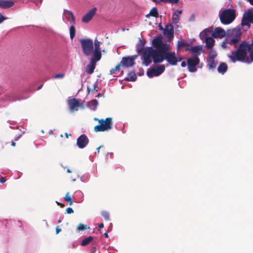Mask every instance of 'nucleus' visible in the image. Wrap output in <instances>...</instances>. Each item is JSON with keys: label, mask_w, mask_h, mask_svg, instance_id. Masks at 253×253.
<instances>
[{"label": "nucleus", "mask_w": 253, "mask_h": 253, "mask_svg": "<svg viewBox=\"0 0 253 253\" xmlns=\"http://www.w3.org/2000/svg\"><path fill=\"white\" fill-rule=\"evenodd\" d=\"M20 137V135H19V136L15 137L14 141H17L19 139Z\"/></svg>", "instance_id": "3c124183"}, {"label": "nucleus", "mask_w": 253, "mask_h": 253, "mask_svg": "<svg viewBox=\"0 0 253 253\" xmlns=\"http://www.w3.org/2000/svg\"><path fill=\"white\" fill-rule=\"evenodd\" d=\"M99 60H100L96 59L94 57H92L90 61V64L87 65L86 67V72L88 74L93 73L95 68L96 63Z\"/></svg>", "instance_id": "dca6fc26"}, {"label": "nucleus", "mask_w": 253, "mask_h": 253, "mask_svg": "<svg viewBox=\"0 0 253 253\" xmlns=\"http://www.w3.org/2000/svg\"><path fill=\"white\" fill-rule=\"evenodd\" d=\"M202 49V46L199 45L191 47L190 48L187 49L186 50H190L193 55V57H198L201 54Z\"/></svg>", "instance_id": "aec40b11"}, {"label": "nucleus", "mask_w": 253, "mask_h": 253, "mask_svg": "<svg viewBox=\"0 0 253 253\" xmlns=\"http://www.w3.org/2000/svg\"><path fill=\"white\" fill-rule=\"evenodd\" d=\"M208 32H211V30H210L209 29H205L202 33H201L200 36H203L205 38L206 47L208 49H211L213 46L215 42L214 40L211 37H206Z\"/></svg>", "instance_id": "9d476101"}, {"label": "nucleus", "mask_w": 253, "mask_h": 253, "mask_svg": "<svg viewBox=\"0 0 253 253\" xmlns=\"http://www.w3.org/2000/svg\"><path fill=\"white\" fill-rule=\"evenodd\" d=\"M67 104L69 111L71 113L77 111L81 105L79 100L75 98L68 99L67 101Z\"/></svg>", "instance_id": "1a4fd4ad"}, {"label": "nucleus", "mask_w": 253, "mask_h": 253, "mask_svg": "<svg viewBox=\"0 0 253 253\" xmlns=\"http://www.w3.org/2000/svg\"><path fill=\"white\" fill-rule=\"evenodd\" d=\"M64 73L57 74L55 75L52 78L53 79H63L65 77Z\"/></svg>", "instance_id": "f704fd0d"}, {"label": "nucleus", "mask_w": 253, "mask_h": 253, "mask_svg": "<svg viewBox=\"0 0 253 253\" xmlns=\"http://www.w3.org/2000/svg\"><path fill=\"white\" fill-rule=\"evenodd\" d=\"M96 11L97 8L96 7L93 8L89 10L83 16L82 19V22L87 23L90 21L96 13Z\"/></svg>", "instance_id": "4468645a"}, {"label": "nucleus", "mask_w": 253, "mask_h": 253, "mask_svg": "<svg viewBox=\"0 0 253 253\" xmlns=\"http://www.w3.org/2000/svg\"><path fill=\"white\" fill-rule=\"evenodd\" d=\"M248 1L250 2L251 4L253 5V0H248Z\"/></svg>", "instance_id": "6e6d98bb"}, {"label": "nucleus", "mask_w": 253, "mask_h": 253, "mask_svg": "<svg viewBox=\"0 0 253 253\" xmlns=\"http://www.w3.org/2000/svg\"><path fill=\"white\" fill-rule=\"evenodd\" d=\"M152 44L156 49L148 47L142 55V63L146 66H148L152 60L155 64L162 63L165 60L166 51L170 49L169 44L164 43L161 37L154 39Z\"/></svg>", "instance_id": "f257e3e1"}, {"label": "nucleus", "mask_w": 253, "mask_h": 253, "mask_svg": "<svg viewBox=\"0 0 253 253\" xmlns=\"http://www.w3.org/2000/svg\"><path fill=\"white\" fill-rule=\"evenodd\" d=\"M93 240V237L92 236H89L87 238H84L82 241L81 245L82 246H85L88 244H89L91 241Z\"/></svg>", "instance_id": "5701e85b"}, {"label": "nucleus", "mask_w": 253, "mask_h": 253, "mask_svg": "<svg viewBox=\"0 0 253 253\" xmlns=\"http://www.w3.org/2000/svg\"><path fill=\"white\" fill-rule=\"evenodd\" d=\"M140 42H141L142 46H143L145 43V42L144 41H142L141 40H140Z\"/></svg>", "instance_id": "5fc2aeb1"}, {"label": "nucleus", "mask_w": 253, "mask_h": 253, "mask_svg": "<svg viewBox=\"0 0 253 253\" xmlns=\"http://www.w3.org/2000/svg\"><path fill=\"white\" fill-rule=\"evenodd\" d=\"M200 63L199 57H190L187 59L188 70L190 72H195L197 71L196 66Z\"/></svg>", "instance_id": "0eeeda50"}, {"label": "nucleus", "mask_w": 253, "mask_h": 253, "mask_svg": "<svg viewBox=\"0 0 253 253\" xmlns=\"http://www.w3.org/2000/svg\"><path fill=\"white\" fill-rule=\"evenodd\" d=\"M94 120H95V121H98V120H98V119H97V118H94Z\"/></svg>", "instance_id": "e2e57ef3"}, {"label": "nucleus", "mask_w": 253, "mask_h": 253, "mask_svg": "<svg viewBox=\"0 0 253 253\" xmlns=\"http://www.w3.org/2000/svg\"><path fill=\"white\" fill-rule=\"evenodd\" d=\"M227 70V65L224 62L221 63L217 68L218 72L222 74H224L226 72Z\"/></svg>", "instance_id": "412c9836"}, {"label": "nucleus", "mask_w": 253, "mask_h": 253, "mask_svg": "<svg viewBox=\"0 0 253 253\" xmlns=\"http://www.w3.org/2000/svg\"><path fill=\"white\" fill-rule=\"evenodd\" d=\"M74 212V210L71 208H68L66 209V213L68 214L73 213Z\"/></svg>", "instance_id": "58836bf2"}, {"label": "nucleus", "mask_w": 253, "mask_h": 253, "mask_svg": "<svg viewBox=\"0 0 253 253\" xmlns=\"http://www.w3.org/2000/svg\"><path fill=\"white\" fill-rule=\"evenodd\" d=\"M94 49H93V57L96 59L100 60L101 58V50L100 48V42L97 39L94 40Z\"/></svg>", "instance_id": "f8f14e48"}, {"label": "nucleus", "mask_w": 253, "mask_h": 253, "mask_svg": "<svg viewBox=\"0 0 253 253\" xmlns=\"http://www.w3.org/2000/svg\"><path fill=\"white\" fill-rule=\"evenodd\" d=\"M89 142V140L85 134H82L77 140V146L81 149L86 147Z\"/></svg>", "instance_id": "ddd939ff"}, {"label": "nucleus", "mask_w": 253, "mask_h": 253, "mask_svg": "<svg viewBox=\"0 0 253 253\" xmlns=\"http://www.w3.org/2000/svg\"><path fill=\"white\" fill-rule=\"evenodd\" d=\"M61 231V229L58 226L56 228V234H58Z\"/></svg>", "instance_id": "79ce46f5"}, {"label": "nucleus", "mask_w": 253, "mask_h": 253, "mask_svg": "<svg viewBox=\"0 0 253 253\" xmlns=\"http://www.w3.org/2000/svg\"><path fill=\"white\" fill-rule=\"evenodd\" d=\"M6 18L3 16L1 14H0V23H1L3 20H5Z\"/></svg>", "instance_id": "ea45409f"}, {"label": "nucleus", "mask_w": 253, "mask_h": 253, "mask_svg": "<svg viewBox=\"0 0 253 253\" xmlns=\"http://www.w3.org/2000/svg\"><path fill=\"white\" fill-rule=\"evenodd\" d=\"M165 70L164 65L156 66L147 71V75L149 78H152L155 76H158L162 74Z\"/></svg>", "instance_id": "423d86ee"}, {"label": "nucleus", "mask_w": 253, "mask_h": 253, "mask_svg": "<svg viewBox=\"0 0 253 253\" xmlns=\"http://www.w3.org/2000/svg\"><path fill=\"white\" fill-rule=\"evenodd\" d=\"M122 65H121V63L117 65L114 68H112L110 70V75H114V74H117L118 72L120 70V67Z\"/></svg>", "instance_id": "393cba45"}, {"label": "nucleus", "mask_w": 253, "mask_h": 253, "mask_svg": "<svg viewBox=\"0 0 253 253\" xmlns=\"http://www.w3.org/2000/svg\"><path fill=\"white\" fill-rule=\"evenodd\" d=\"M86 227H87L86 225H84L82 224H80L79 226L77 228V230L78 231H83V230H84L85 229H86Z\"/></svg>", "instance_id": "e433bc0d"}, {"label": "nucleus", "mask_w": 253, "mask_h": 253, "mask_svg": "<svg viewBox=\"0 0 253 253\" xmlns=\"http://www.w3.org/2000/svg\"><path fill=\"white\" fill-rule=\"evenodd\" d=\"M176 59H177V63H178V62L181 61L183 59V58L182 57H176Z\"/></svg>", "instance_id": "de8ad7c7"}, {"label": "nucleus", "mask_w": 253, "mask_h": 253, "mask_svg": "<svg viewBox=\"0 0 253 253\" xmlns=\"http://www.w3.org/2000/svg\"><path fill=\"white\" fill-rule=\"evenodd\" d=\"M98 123L99 124L94 127V130L96 132L109 131L112 128L113 121L112 118L108 117L105 119H99Z\"/></svg>", "instance_id": "20e7f679"}, {"label": "nucleus", "mask_w": 253, "mask_h": 253, "mask_svg": "<svg viewBox=\"0 0 253 253\" xmlns=\"http://www.w3.org/2000/svg\"><path fill=\"white\" fill-rule=\"evenodd\" d=\"M43 84H42L41 85H40L38 87L37 90H40V89H41L42 88V87L43 86Z\"/></svg>", "instance_id": "8fccbe9b"}, {"label": "nucleus", "mask_w": 253, "mask_h": 253, "mask_svg": "<svg viewBox=\"0 0 253 253\" xmlns=\"http://www.w3.org/2000/svg\"><path fill=\"white\" fill-rule=\"evenodd\" d=\"M104 236L105 237V238H108V234L107 232L105 233H104Z\"/></svg>", "instance_id": "13d9d810"}, {"label": "nucleus", "mask_w": 253, "mask_h": 253, "mask_svg": "<svg viewBox=\"0 0 253 253\" xmlns=\"http://www.w3.org/2000/svg\"><path fill=\"white\" fill-rule=\"evenodd\" d=\"M65 136L67 138L68 137V136H71V134H68L67 133H65Z\"/></svg>", "instance_id": "4d7b16f0"}, {"label": "nucleus", "mask_w": 253, "mask_h": 253, "mask_svg": "<svg viewBox=\"0 0 253 253\" xmlns=\"http://www.w3.org/2000/svg\"><path fill=\"white\" fill-rule=\"evenodd\" d=\"M217 56V53L215 51L211 50L209 54V58L211 60H213V59L216 57Z\"/></svg>", "instance_id": "72a5a7b5"}, {"label": "nucleus", "mask_w": 253, "mask_h": 253, "mask_svg": "<svg viewBox=\"0 0 253 253\" xmlns=\"http://www.w3.org/2000/svg\"><path fill=\"white\" fill-rule=\"evenodd\" d=\"M80 42L84 54L87 56L91 55L93 49L92 40L90 39H81Z\"/></svg>", "instance_id": "39448f33"}, {"label": "nucleus", "mask_w": 253, "mask_h": 253, "mask_svg": "<svg viewBox=\"0 0 253 253\" xmlns=\"http://www.w3.org/2000/svg\"><path fill=\"white\" fill-rule=\"evenodd\" d=\"M225 35V31L220 27L215 28L212 33V36L214 38H223Z\"/></svg>", "instance_id": "2eb2a0df"}, {"label": "nucleus", "mask_w": 253, "mask_h": 253, "mask_svg": "<svg viewBox=\"0 0 253 253\" xmlns=\"http://www.w3.org/2000/svg\"><path fill=\"white\" fill-rule=\"evenodd\" d=\"M149 15L152 17L157 18L159 17L158 9L156 7H153L150 11Z\"/></svg>", "instance_id": "bb28decb"}, {"label": "nucleus", "mask_w": 253, "mask_h": 253, "mask_svg": "<svg viewBox=\"0 0 253 253\" xmlns=\"http://www.w3.org/2000/svg\"><path fill=\"white\" fill-rule=\"evenodd\" d=\"M14 2L12 0H0V7L2 9H7L12 7Z\"/></svg>", "instance_id": "6ab92c4d"}, {"label": "nucleus", "mask_w": 253, "mask_h": 253, "mask_svg": "<svg viewBox=\"0 0 253 253\" xmlns=\"http://www.w3.org/2000/svg\"><path fill=\"white\" fill-rule=\"evenodd\" d=\"M164 30V34L167 38L170 40L173 37V27L171 24L166 25Z\"/></svg>", "instance_id": "f3484780"}, {"label": "nucleus", "mask_w": 253, "mask_h": 253, "mask_svg": "<svg viewBox=\"0 0 253 253\" xmlns=\"http://www.w3.org/2000/svg\"><path fill=\"white\" fill-rule=\"evenodd\" d=\"M172 22L174 24H177L179 21V16L176 13H174L172 16Z\"/></svg>", "instance_id": "473e14b6"}, {"label": "nucleus", "mask_w": 253, "mask_h": 253, "mask_svg": "<svg viewBox=\"0 0 253 253\" xmlns=\"http://www.w3.org/2000/svg\"><path fill=\"white\" fill-rule=\"evenodd\" d=\"M181 66L182 67H185L186 66V63L185 61H182L181 63Z\"/></svg>", "instance_id": "a18cd8bd"}, {"label": "nucleus", "mask_w": 253, "mask_h": 253, "mask_svg": "<svg viewBox=\"0 0 253 253\" xmlns=\"http://www.w3.org/2000/svg\"><path fill=\"white\" fill-rule=\"evenodd\" d=\"M217 65V62H215L214 60H211L209 61V69L213 70L215 68Z\"/></svg>", "instance_id": "2f4dec72"}, {"label": "nucleus", "mask_w": 253, "mask_h": 253, "mask_svg": "<svg viewBox=\"0 0 253 253\" xmlns=\"http://www.w3.org/2000/svg\"><path fill=\"white\" fill-rule=\"evenodd\" d=\"M228 57L233 63L237 61L252 63L253 61V39L251 43L242 41L237 49L233 51Z\"/></svg>", "instance_id": "f03ea898"}, {"label": "nucleus", "mask_w": 253, "mask_h": 253, "mask_svg": "<svg viewBox=\"0 0 253 253\" xmlns=\"http://www.w3.org/2000/svg\"><path fill=\"white\" fill-rule=\"evenodd\" d=\"M101 146H100L99 147L97 148V153L98 154L99 153V150L101 148Z\"/></svg>", "instance_id": "864d4df0"}, {"label": "nucleus", "mask_w": 253, "mask_h": 253, "mask_svg": "<svg viewBox=\"0 0 253 253\" xmlns=\"http://www.w3.org/2000/svg\"><path fill=\"white\" fill-rule=\"evenodd\" d=\"M138 57L137 55L131 56L123 57L121 61V65L126 67H131L134 64V60Z\"/></svg>", "instance_id": "6e6552de"}, {"label": "nucleus", "mask_w": 253, "mask_h": 253, "mask_svg": "<svg viewBox=\"0 0 253 253\" xmlns=\"http://www.w3.org/2000/svg\"><path fill=\"white\" fill-rule=\"evenodd\" d=\"M64 13L66 16V19L73 25L75 24V17L73 13L70 10L64 9Z\"/></svg>", "instance_id": "a211bd4d"}, {"label": "nucleus", "mask_w": 253, "mask_h": 253, "mask_svg": "<svg viewBox=\"0 0 253 253\" xmlns=\"http://www.w3.org/2000/svg\"><path fill=\"white\" fill-rule=\"evenodd\" d=\"M91 102L94 106H96L98 104V101L96 99L92 100Z\"/></svg>", "instance_id": "a19ab883"}, {"label": "nucleus", "mask_w": 253, "mask_h": 253, "mask_svg": "<svg viewBox=\"0 0 253 253\" xmlns=\"http://www.w3.org/2000/svg\"><path fill=\"white\" fill-rule=\"evenodd\" d=\"M137 78V76L134 72H131L127 75L126 80L127 81H135Z\"/></svg>", "instance_id": "4be33fe9"}, {"label": "nucleus", "mask_w": 253, "mask_h": 253, "mask_svg": "<svg viewBox=\"0 0 253 253\" xmlns=\"http://www.w3.org/2000/svg\"><path fill=\"white\" fill-rule=\"evenodd\" d=\"M236 18L235 10L232 9H226L219 15L220 22L225 25L232 23Z\"/></svg>", "instance_id": "7ed1b4c3"}, {"label": "nucleus", "mask_w": 253, "mask_h": 253, "mask_svg": "<svg viewBox=\"0 0 253 253\" xmlns=\"http://www.w3.org/2000/svg\"><path fill=\"white\" fill-rule=\"evenodd\" d=\"M177 12L179 14H181L182 13V10H178Z\"/></svg>", "instance_id": "bf43d9fd"}, {"label": "nucleus", "mask_w": 253, "mask_h": 253, "mask_svg": "<svg viewBox=\"0 0 253 253\" xmlns=\"http://www.w3.org/2000/svg\"><path fill=\"white\" fill-rule=\"evenodd\" d=\"M245 15L248 17L250 23H253V11L248 10V11L245 13Z\"/></svg>", "instance_id": "c756f323"}, {"label": "nucleus", "mask_w": 253, "mask_h": 253, "mask_svg": "<svg viewBox=\"0 0 253 253\" xmlns=\"http://www.w3.org/2000/svg\"><path fill=\"white\" fill-rule=\"evenodd\" d=\"M97 88H98L97 86V85H95L94 86L93 89L91 90V91L93 92L94 90L96 91H97V90H98Z\"/></svg>", "instance_id": "49530a36"}, {"label": "nucleus", "mask_w": 253, "mask_h": 253, "mask_svg": "<svg viewBox=\"0 0 253 253\" xmlns=\"http://www.w3.org/2000/svg\"><path fill=\"white\" fill-rule=\"evenodd\" d=\"M188 44L182 41H178V47H185L187 46Z\"/></svg>", "instance_id": "4c0bfd02"}, {"label": "nucleus", "mask_w": 253, "mask_h": 253, "mask_svg": "<svg viewBox=\"0 0 253 253\" xmlns=\"http://www.w3.org/2000/svg\"><path fill=\"white\" fill-rule=\"evenodd\" d=\"M250 21L248 19V17L247 16L244 14L243 15L242 21H241V24L242 26H248L249 27L250 26Z\"/></svg>", "instance_id": "b1692460"}, {"label": "nucleus", "mask_w": 253, "mask_h": 253, "mask_svg": "<svg viewBox=\"0 0 253 253\" xmlns=\"http://www.w3.org/2000/svg\"><path fill=\"white\" fill-rule=\"evenodd\" d=\"M98 226L99 228H101L104 227V224L102 223H100L98 224Z\"/></svg>", "instance_id": "09e8293b"}, {"label": "nucleus", "mask_w": 253, "mask_h": 253, "mask_svg": "<svg viewBox=\"0 0 253 253\" xmlns=\"http://www.w3.org/2000/svg\"><path fill=\"white\" fill-rule=\"evenodd\" d=\"M5 181H6V179H5V178H4V177H1L0 178V182L1 183H4V182H5Z\"/></svg>", "instance_id": "c03bdc74"}, {"label": "nucleus", "mask_w": 253, "mask_h": 253, "mask_svg": "<svg viewBox=\"0 0 253 253\" xmlns=\"http://www.w3.org/2000/svg\"><path fill=\"white\" fill-rule=\"evenodd\" d=\"M152 0L156 3L163 2H165V3L169 2V3H171L172 4L177 3L179 1V0Z\"/></svg>", "instance_id": "cd10ccee"}, {"label": "nucleus", "mask_w": 253, "mask_h": 253, "mask_svg": "<svg viewBox=\"0 0 253 253\" xmlns=\"http://www.w3.org/2000/svg\"><path fill=\"white\" fill-rule=\"evenodd\" d=\"M61 222V220L60 219H59L58 221V223H60Z\"/></svg>", "instance_id": "680f3d73"}, {"label": "nucleus", "mask_w": 253, "mask_h": 253, "mask_svg": "<svg viewBox=\"0 0 253 253\" xmlns=\"http://www.w3.org/2000/svg\"><path fill=\"white\" fill-rule=\"evenodd\" d=\"M67 172H68V173H71V171L70 170V169H67Z\"/></svg>", "instance_id": "052dcab7"}, {"label": "nucleus", "mask_w": 253, "mask_h": 253, "mask_svg": "<svg viewBox=\"0 0 253 253\" xmlns=\"http://www.w3.org/2000/svg\"><path fill=\"white\" fill-rule=\"evenodd\" d=\"M56 203H57V204L58 206H60V207H61V208H64V207H65V205H64V204H62V203H59V202H56Z\"/></svg>", "instance_id": "37998d69"}, {"label": "nucleus", "mask_w": 253, "mask_h": 253, "mask_svg": "<svg viewBox=\"0 0 253 253\" xmlns=\"http://www.w3.org/2000/svg\"><path fill=\"white\" fill-rule=\"evenodd\" d=\"M11 145L12 146H15L16 145V143L14 141H11Z\"/></svg>", "instance_id": "603ef678"}, {"label": "nucleus", "mask_w": 253, "mask_h": 253, "mask_svg": "<svg viewBox=\"0 0 253 253\" xmlns=\"http://www.w3.org/2000/svg\"><path fill=\"white\" fill-rule=\"evenodd\" d=\"M101 214L105 220H108L109 219L110 216L109 213L107 211H103L102 212Z\"/></svg>", "instance_id": "c9c22d12"}, {"label": "nucleus", "mask_w": 253, "mask_h": 253, "mask_svg": "<svg viewBox=\"0 0 253 253\" xmlns=\"http://www.w3.org/2000/svg\"><path fill=\"white\" fill-rule=\"evenodd\" d=\"M241 40L240 36L239 35H236L233 38H232L229 43L230 44H235L238 43Z\"/></svg>", "instance_id": "a878e982"}, {"label": "nucleus", "mask_w": 253, "mask_h": 253, "mask_svg": "<svg viewBox=\"0 0 253 253\" xmlns=\"http://www.w3.org/2000/svg\"><path fill=\"white\" fill-rule=\"evenodd\" d=\"M64 200L67 202L70 206L72 205L73 204V201L71 198V196H70L69 192H67L64 197Z\"/></svg>", "instance_id": "7c9ffc66"}, {"label": "nucleus", "mask_w": 253, "mask_h": 253, "mask_svg": "<svg viewBox=\"0 0 253 253\" xmlns=\"http://www.w3.org/2000/svg\"><path fill=\"white\" fill-rule=\"evenodd\" d=\"M165 59L170 65L174 66L177 64L176 54L174 51H166Z\"/></svg>", "instance_id": "9b49d317"}, {"label": "nucleus", "mask_w": 253, "mask_h": 253, "mask_svg": "<svg viewBox=\"0 0 253 253\" xmlns=\"http://www.w3.org/2000/svg\"><path fill=\"white\" fill-rule=\"evenodd\" d=\"M69 32L70 38L71 40H73L75 37L76 34V30L74 25L72 24V25L70 26Z\"/></svg>", "instance_id": "c85d7f7f"}]
</instances>
